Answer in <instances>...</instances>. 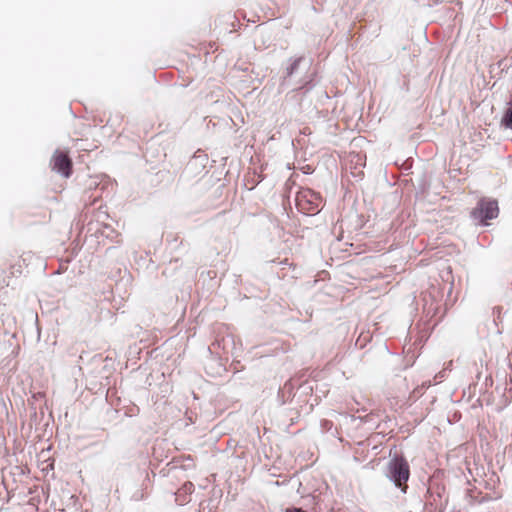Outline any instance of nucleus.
<instances>
[{
    "mask_svg": "<svg viewBox=\"0 0 512 512\" xmlns=\"http://www.w3.org/2000/svg\"><path fill=\"white\" fill-rule=\"evenodd\" d=\"M16 272H17L18 274H20V273H21L20 267L16 270Z\"/></svg>",
    "mask_w": 512,
    "mask_h": 512,
    "instance_id": "10",
    "label": "nucleus"
},
{
    "mask_svg": "<svg viewBox=\"0 0 512 512\" xmlns=\"http://www.w3.org/2000/svg\"><path fill=\"white\" fill-rule=\"evenodd\" d=\"M388 472L394 484L402 492L406 493L408 488L407 481L410 477V468L407 460L402 456L394 457L388 464Z\"/></svg>",
    "mask_w": 512,
    "mask_h": 512,
    "instance_id": "2",
    "label": "nucleus"
},
{
    "mask_svg": "<svg viewBox=\"0 0 512 512\" xmlns=\"http://www.w3.org/2000/svg\"><path fill=\"white\" fill-rule=\"evenodd\" d=\"M50 167L53 171L60 173L63 177H70L72 174L73 164L68 152L57 149L50 160Z\"/></svg>",
    "mask_w": 512,
    "mask_h": 512,
    "instance_id": "4",
    "label": "nucleus"
},
{
    "mask_svg": "<svg viewBox=\"0 0 512 512\" xmlns=\"http://www.w3.org/2000/svg\"><path fill=\"white\" fill-rule=\"evenodd\" d=\"M452 368H453V361H452V360H450V361H448L447 363H445V367H444V369H443L442 371H440V372L436 375V377H435V378H436V379H440V380H441L442 378H444V377H445V373H446V371H451V370H452Z\"/></svg>",
    "mask_w": 512,
    "mask_h": 512,
    "instance_id": "5",
    "label": "nucleus"
},
{
    "mask_svg": "<svg viewBox=\"0 0 512 512\" xmlns=\"http://www.w3.org/2000/svg\"><path fill=\"white\" fill-rule=\"evenodd\" d=\"M282 264H285V265H288V259H285L283 262H281Z\"/></svg>",
    "mask_w": 512,
    "mask_h": 512,
    "instance_id": "9",
    "label": "nucleus"
},
{
    "mask_svg": "<svg viewBox=\"0 0 512 512\" xmlns=\"http://www.w3.org/2000/svg\"><path fill=\"white\" fill-rule=\"evenodd\" d=\"M322 196L310 188H302L296 195V206L306 215L317 214L322 207Z\"/></svg>",
    "mask_w": 512,
    "mask_h": 512,
    "instance_id": "1",
    "label": "nucleus"
},
{
    "mask_svg": "<svg viewBox=\"0 0 512 512\" xmlns=\"http://www.w3.org/2000/svg\"><path fill=\"white\" fill-rule=\"evenodd\" d=\"M192 487H193V484H192V483H189V484H185L183 488H184L185 490H189V491H190Z\"/></svg>",
    "mask_w": 512,
    "mask_h": 512,
    "instance_id": "7",
    "label": "nucleus"
},
{
    "mask_svg": "<svg viewBox=\"0 0 512 512\" xmlns=\"http://www.w3.org/2000/svg\"><path fill=\"white\" fill-rule=\"evenodd\" d=\"M361 175H363V171L362 170H360L357 173H355V176H361Z\"/></svg>",
    "mask_w": 512,
    "mask_h": 512,
    "instance_id": "8",
    "label": "nucleus"
},
{
    "mask_svg": "<svg viewBox=\"0 0 512 512\" xmlns=\"http://www.w3.org/2000/svg\"><path fill=\"white\" fill-rule=\"evenodd\" d=\"M286 512H306L300 508H292V509H287Z\"/></svg>",
    "mask_w": 512,
    "mask_h": 512,
    "instance_id": "6",
    "label": "nucleus"
},
{
    "mask_svg": "<svg viewBox=\"0 0 512 512\" xmlns=\"http://www.w3.org/2000/svg\"><path fill=\"white\" fill-rule=\"evenodd\" d=\"M498 214L499 207L497 201L486 198L479 200L477 206L472 211L473 218L482 223L497 218Z\"/></svg>",
    "mask_w": 512,
    "mask_h": 512,
    "instance_id": "3",
    "label": "nucleus"
}]
</instances>
